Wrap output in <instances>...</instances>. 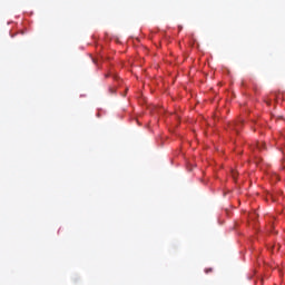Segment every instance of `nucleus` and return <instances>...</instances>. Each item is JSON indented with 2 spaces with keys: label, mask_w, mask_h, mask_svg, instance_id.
Masks as SVG:
<instances>
[{
  "label": "nucleus",
  "mask_w": 285,
  "mask_h": 285,
  "mask_svg": "<svg viewBox=\"0 0 285 285\" xmlns=\"http://www.w3.org/2000/svg\"><path fill=\"white\" fill-rule=\"evenodd\" d=\"M232 177H233L234 179H237V173H236V171H232Z\"/></svg>",
  "instance_id": "obj_2"
},
{
  "label": "nucleus",
  "mask_w": 285,
  "mask_h": 285,
  "mask_svg": "<svg viewBox=\"0 0 285 285\" xmlns=\"http://www.w3.org/2000/svg\"><path fill=\"white\" fill-rule=\"evenodd\" d=\"M230 128H232L233 130H235L236 132H239V129L242 128V120L238 121V122H233V124L230 125Z\"/></svg>",
  "instance_id": "obj_1"
},
{
  "label": "nucleus",
  "mask_w": 285,
  "mask_h": 285,
  "mask_svg": "<svg viewBox=\"0 0 285 285\" xmlns=\"http://www.w3.org/2000/svg\"><path fill=\"white\" fill-rule=\"evenodd\" d=\"M205 273H206V275H208V273H213V268H206Z\"/></svg>",
  "instance_id": "obj_3"
}]
</instances>
